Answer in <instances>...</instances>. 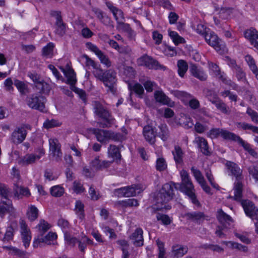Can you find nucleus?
<instances>
[{"mask_svg": "<svg viewBox=\"0 0 258 258\" xmlns=\"http://www.w3.org/2000/svg\"><path fill=\"white\" fill-rule=\"evenodd\" d=\"M181 182L175 183L173 182L167 183L163 185L162 188L155 197L156 205L157 210H169L171 206L167 203L171 200L174 194L173 188L178 189L184 193L195 205H200L195 194V187L190 178L188 173L185 170L180 171Z\"/></svg>", "mask_w": 258, "mask_h": 258, "instance_id": "f257e3e1", "label": "nucleus"}, {"mask_svg": "<svg viewBox=\"0 0 258 258\" xmlns=\"http://www.w3.org/2000/svg\"><path fill=\"white\" fill-rule=\"evenodd\" d=\"M45 98L40 95L31 94L27 98V104L32 109L44 111L45 109Z\"/></svg>", "mask_w": 258, "mask_h": 258, "instance_id": "f03ea898", "label": "nucleus"}, {"mask_svg": "<svg viewBox=\"0 0 258 258\" xmlns=\"http://www.w3.org/2000/svg\"><path fill=\"white\" fill-rule=\"evenodd\" d=\"M94 114L102 118L107 119L110 123L113 120V117L111 112L99 101H94L92 103Z\"/></svg>", "mask_w": 258, "mask_h": 258, "instance_id": "7ed1b4c3", "label": "nucleus"}, {"mask_svg": "<svg viewBox=\"0 0 258 258\" xmlns=\"http://www.w3.org/2000/svg\"><path fill=\"white\" fill-rule=\"evenodd\" d=\"M57 237L56 234L52 232H49L45 236L44 235H38L37 237L34 239L33 246L38 247L43 243L47 245L57 244L56 241Z\"/></svg>", "mask_w": 258, "mask_h": 258, "instance_id": "20e7f679", "label": "nucleus"}, {"mask_svg": "<svg viewBox=\"0 0 258 258\" xmlns=\"http://www.w3.org/2000/svg\"><path fill=\"white\" fill-rule=\"evenodd\" d=\"M137 62L138 66H145L149 69L158 70L162 68V66L157 60L147 54H144L138 58Z\"/></svg>", "mask_w": 258, "mask_h": 258, "instance_id": "39448f33", "label": "nucleus"}, {"mask_svg": "<svg viewBox=\"0 0 258 258\" xmlns=\"http://www.w3.org/2000/svg\"><path fill=\"white\" fill-rule=\"evenodd\" d=\"M103 79L101 81L103 82L106 87H108V90L114 94L116 91L115 84L117 80L115 71L112 70L105 71Z\"/></svg>", "mask_w": 258, "mask_h": 258, "instance_id": "423d86ee", "label": "nucleus"}, {"mask_svg": "<svg viewBox=\"0 0 258 258\" xmlns=\"http://www.w3.org/2000/svg\"><path fill=\"white\" fill-rule=\"evenodd\" d=\"M38 154H27L19 159L18 163L22 166H27L29 164L35 163L39 160L45 154L43 149L40 148L38 150Z\"/></svg>", "mask_w": 258, "mask_h": 258, "instance_id": "0eeeda50", "label": "nucleus"}, {"mask_svg": "<svg viewBox=\"0 0 258 258\" xmlns=\"http://www.w3.org/2000/svg\"><path fill=\"white\" fill-rule=\"evenodd\" d=\"M51 15L55 17L56 22L54 25L55 34L60 37L63 36L66 32V24L63 22L60 12L58 11H52Z\"/></svg>", "mask_w": 258, "mask_h": 258, "instance_id": "6e6552de", "label": "nucleus"}, {"mask_svg": "<svg viewBox=\"0 0 258 258\" xmlns=\"http://www.w3.org/2000/svg\"><path fill=\"white\" fill-rule=\"evenodd\" d=\"M204 38L208 44L213 47L217 52H220L221 50L223 49L224 45L221 43V40L214 32H206Z\"/></svg>", "mask_w": 258, "mask_h": 258, "instance_id": "1a4fd4ad", "label": "nucleus"}, {"mask_svg": "<svg viewBox=\"0 0 258 258\" xmlns=\"http://www.w3.org/2000/svg\"><path fill=\"white\" fill-rule=\"evenodd\" d=\"M141 191L140 185H134L116 189L115 192L118 197H130L136 196L140 193Z\"/></svg>", "mask_w": 258, "mask_h": 258, "instance_id": "9d476101", "label": "nucleus"}, {"mask_svg": "<svg viewBox=\"0 0 258 258\" xmlns=\"http://www.w3.org/2000/svg\"><path fill=\"white\" fill-rule=\"evenodd\" d=\"M49 151L53 159L58 162L61 160L62 153L61 151V145L58 140L55 138L49 140Z\"/></svg>", "mask_w": 258, "mask_h": 258, "instance_id": "9b49d317", "label": "nucleus"}, {"mask_svg": "<svg viewBox=\"0 0 258 258\" xmlns=\"http://www.w3.org/2000/svg\"><path fill=\"white\" fill-rule=\"evenodd\" d=\"M234 136V133L220 128L211 129L208 133V136L212 139L221 136L225 140H232Z\"/></svg>", "mask_w": 258, "mask_h": 258, "instance_id": "f8f14e48", "label": "nucleus"}, {"mask_svg": "<svg viewBox=\"0 0 258 258\" xmlns=\"http://www.w3.org/2000/svg\"><path fill=\"white\" fill-rule=\"evenodd\" d=\"M241 205L246 215L252 220L258 216V209H256L253 203L249 200H244L241 202Z\"/></svg>", "mask_w": 258, "mask_h": 258, "instance_id": "ddd939ff", "label": "nucleus"}, {"mask_svg": "<svg viewBox=\"0 0 258 258\" xmlns=\"http://www.w3.org/2000/svg\"><path fill=\"white\" fill-rule=\"evenodd\" d=\"M27 131L26 129L21 126L17 128L12 133L11 136L12 141L16 144L21 143L26 138Z\"/></svg>", "mask_w": 258, "mask_h": 258, "instance_id": "4468645a", "label": "nucleus"}, {"mask_svg": "<svg viewBox=\"0 0 258 258\" xmlns=\"http://www.w3.org/2000/svg\"><path fill=\"white\" fill-rule=\"evenodd\" d=\"M198 147L200 148L201 152L206 156H210L212 154L210 148L209 147L207 140L202 137H197L195 141Z\"/></svg>", "mask_w": 258, "mask_h": 258, "instance_id": "2eb2a0df", "label": "nucleus"}, {"mask_svg": "<svg viewBox=\"0 0 258 258\" xmlns=\"http://www.w3.org/2000/svg\"><path fill=\"white\" fill-rule=\"evenodd\" d=\"M244 37L248 39L250 44L258 50V31L251 28L244 32Z\"/></svg>", "mask_w": 258, "mask_h": 258, "instance_id": "dca6fc26", "label": "nucleus"}, {"mask_svg": "<svg viewBox=\"0 0 258 258\" xmlns=\"http://www.w3.org/2000/svg\"><path fill=\"white\" fill-rule=\"evenodd\" d=\"M189 71L192 76L201 81H204L207 79V75L200 67H198L196 64H192L190 67Z\"/></svg>", "mask_w": 258, "mask_h": 258, "instance_id": "f3484780", "label": "nucleus"}, {"mask_svg": "<svg viewBox=\"0 0 258 258\" xmlns=\"http://www.w3.org/2000/svg\"><path fill=\"white\" fill-rule=\"evenodd\" d=\"M143 230L138 228H137L135 232L130 236V239L136 246H142L144 244Z\"/></svg>", "mask_w": 258, "mask_h": 258, "instance_id": "a211bd4d", "label": "nucleus"}, {"mask_svg": "<svg viewBox=\"0 0 258 258\" xmlns=\"http://www.w3.org/2000/svg\"><path fill=\"white\" fill-rule=\"evenodd\" d=\"M154 97L157 102L164 105H167L170 107L174 105V102L172 101L162 91H156L154 92Z\"/></svg>", "mask_w": 258, "mask_h": 258, "instance_id": "6ab92c4d", "label": "nucleus"}, {"mask_svg": "<svg viewBox=\"0 0 258 258\" xmlns=\"http://www.w3.org/2000/svg\"><path fill=\"white\" fill-rule=\"evenodd\" d=\"M226 166L229 174L235 176L237 180L241 179L242 170L236 164L232 162L227 161Z\"/></svg>", "mask_w": 258, "mask_h": 258, "instance_id": "aec40b11", "label": "nucleus"}, {"mask_svg": "<svg viewBox=\"0 0 258 258\" xmlns=\"http://www.w3.org/2000/svg\"><path fill=\"white\" fill-rule=\"evenodd\" d=\"M217 218L222 226L225 228H227L231 223L232 222V218L229 215L224 213L221 209L218 210Z\"/></svg>", "mask_w": 258, "mask_h": 258, "instance_id": "412c9836", "label": "nucleus"}, {"mask_svg": "<svg viewBox=\"0 0 258 258\" xmlns=\"http://www.w3.org/2000/svg\"><path fill=\"white\" fill-rule=\"evenodd\" d=\"M90 164L91 167L96 170H102L109 167L111 162L109 161L101 160L99 159V156H97L91 161Z\"/></svg>", "mask_w": 258, "mask_h": 258, "instance_id": "4be33fe9", "label": "nucleus"}, {"mask_svg": "<svg viewBox=\"0 0 258 258\" xmlns=\"http://www.w3.org/2000/svg\"><path fill=\"white\" fill-rule=\"evenodd\" d=\"M143 135L145 140L151 144L155 142L156 133L154 128L150 125L145 126L143 128Z\"/></svg>", "mask_w": 258, "mask_h": 258, "instance_id": "5701e85b", "label": "nucleus"}, {"mask_svg": "<svg viewBox=\"0 0 258 258\" xmlns=\"http://www.w3.org/2000/svg\"><path fill=\"white\" fill-rule=\"evenodd\" d=\"M14 197L18 199H22L23 197H28L31 195L28 187L20 186L18 184H15L14 188Z\"/></svg>", "mask_w": 258, "mask_h": 258, "instance_id": "b1692460", "label": "nucleus"}, {"mask_svg": "<svg viewBox=\"0 0 258 258\" xmlns=\"http://www.w3.org/2000/svg\"><path fill=\"white\" fill-rule=\"evenodd\" d=\"M106 5L107 8L112 13L117 23L123 21L124 18L123 12L121 10L113 6L110 2H106Z\"/></svg>", "mask_w": 258, "mask_h": 258, "instance_id": "393cba45", "label": "nucleus"}, {"mask_svg": "<svg viewBox=\"0 0 258 258\" xmlns=\"http://www.w3.org/2000/svg\"><path fill=\"white\" fill-rule=\"evenodd\" d=\"M15 211L10 200L0 202V216L3 217L7 213L14 212Z\"/></svg>", "mask_w": 258, "mask_h": 258, "instance_id": "a878e982", "label": "nucleus"}, {"mask_svg": "<svg viewBox=\"0 0 258 258\" xmlns=\"http://www.w3.org/2000/svg\"><path fill=\"white\" fill-rule=\"evenodd\" d=\"M91 132L95 136L98 142L103 143L108 141L109 131L93 128L91 129Z\"/></svg>", "mask_w": 258, "mask_h": 258, "instance_id": "bb28decb", "label": "nucleus"}, {"mask_svg": "<svg viewBox=\"0 0 258 258\" xmlns=\"http://www.w3.org/2000/svg\"><path fill=\"white\" fill-rule=\"evenodd\" d=\"M59 69L67 78V82L68 83L71 85V88H72V86H74L77 81L76 74L74 70L73 69H69L66 71L61 67H59Z\"/></svg>", "mask_w": 258, "mask_h": 258, "instance_id": "cd10ccee", "label": "nucleus"}, {"mask_svg": "<svg viewBox=\"0 0 258 258\" xmlns=\"http://www.w3.org/2000/svg\"><path fill=\"white\" fill-rule=\"evenodd\" d=\"M188 251L187 246L180 245L172 246V253L174 257L179 258L183 256Z\"/></svg>", "mask_w": 258, "mask_h": 258, "instance_id": "c85d7f7f", "label": "nucleus"}, {"mask_svg": "<svg viewBox=\"0 0 258 258\" xmlns=\"http://www.w3.org/2000/svg\"><path fill=\"white\" fill-rule=\"evenodd\" d=\"M185 217L187 219L196 222H200L205 218L204 214L201 212L187 213L185 214Z\"/></svg>", "mask_w": 258, "mask_h": 258, "instance_id": "c756f323", "label": "nucleus"}, {"mask_svg": "<svg viewBox=\"0 0 258 258\" xmlns=\"http://www.w3.org/2000/svg\"><path fill=\"white\" fill-rule=\"evenodd\" d=\"M242 184L239 181L235 183L233 188L234 199L236 201H240L241 200L242 195Z\"/></svg>", "mask_w": 258, "mask_h": 258, "instance_id": "7c9ffc66", "label": "nucleus"}, {"mask_svg": "<svg viewBox=\"0 0 258 258\" xmlns=\"http://www.w3.org/2000/svg\"><path fill=\"white\" fill-rule=\"evenodd\" d=\"M50 228V226L49 224L43 219H41L39 221V223L36 227V228L38 229V235H44Z\"/></svg>", "mask_w": 258, "mask_h": 258, "instance_id": "2f4dec72", "label": "nucleus"}, {"mask_svg": "<svg viewBox=\"0 0 258 258\" xmlns=\"http://www.w3.org/2000/svg\"><path fill=\"white\" fill-rule=\"evenodd\" d=\"M108 157L112 158L113 159H119L121 157L118 148L113 145H110L108 147Z\"/></svg>", "mask_w": 258, "mask_h": 258, "instance_id": "473e14b6", "label": "nucleus"}, {"mask_svg": "<svg viewBox=\"0 0 258 258\" xmlns=\"http://www.w3.org/2000/svg\"><path fill=\"white\" fill-rule=\"evenodd\" d=\"M35 87L41 94H48L50 90L49 85L42 79L35 84Z\"/></svg>", "mask_w": 258, "mask_h": 258, "instance_id": "72a5a7b5", "label": "nucleus"}, {"mask_svg": "<svg viewBox=\"0 0 258 258\" xmlns=\"http://www.w3.org/2000/svg\"><path fill=\"white\" fill-rule=\"evenodd\" d=\"M210 70L213 72L214 75L217 77L221 81L222 80V77L225 78V74L224 72H222L219 66L213 62L209 63Z\"/></svg>", "mask_w": 258, "mask_h": 258, "instance_id": "f704fd0d", "label": "nucleus"}, {"mask_svg": "<svg viewBox=\"0 0 258 258\" xmlns=\"http://www.w3.org/2000/svg\"><path fill=\"white\" fill-rule=\"evenodd\" d=\"M11 196V189L8 186L5 184L0 183V196L2 199H5L6 201L10 200L9 199Z\"/></svg>", "mask_w": 258, "mask_h": 258, "instance_id": "c9c22d12", "label": "nucleus"}, {"mask_svg": "<svg viewBox=\"0 0 258 258\" xmlns=\"http://www.w3.org/2000/svg\"><path fill=\"white\" fill-rule=\"evenodd\" d=\"M128 88L131 90L135 92L140 98H142L144 89L141 84L136 83L133 84H128Z\"/></svg>", "mask_w": 258, "mask_h": 258, "instance_id": "e433bc0d", "label": "nucleus"}, {"mask_svg": "<svg viewBox=\"0 0 258 258\" xmlns=\"http://www.w3.org/2000/svg\"><path fill=\"white\" fill-rule=\"evenodd\" d=\"M178 73L181 77H183L188 69L187 62L182 59L177 61Z\"/></svg>", "mask_w": 258, "mask_h": 258, "instance_id": "4c0bfd02", "label": "nucleus"}, {"mask_svg": "<svg viewBox=\"0 0 258 258\" xmlns=\"http://www.w3.org/2000/svg\"><path fill=\"white\" fill-rule=\"evenodd\" d=\"M27 215L28 219L30 221H33L38 217V210L35 206L31 205L28 209Z\"/></svg>", "mask_w": 258, "mask_h": 258, "instance_id": "58836bf2", "label": "nucleus"}, {"mask_svg": "<svg viewBox=\"0 0 258 258\" xmlns=\"http://www.w3.org/2000/svg\"><path fill=\"white\" fill-rule=\"evenodd\" d=\"M172 154L176 163H181L182 162L183 153L179 146H175L174 147V150L172 151Z\"/></svg>", "mask_w": 258, "mask_h": 258, "instance_id": "ea45409f", "label": "nucleus"}, {"mask_svg": "<svg viewBox=\"0 0 258 258\" xmlns=\"http://www.w3.org/2000/svg\"><path fill=\"white\" fill-rule=\"evenodd\" d=\"M237 126L238 128H241L243 130H250L253 133L258 134V127L252 125L251 124L246 122H238Z\"/></svg>", "mask_w": 258, "mask_h": 258, "instance_id": "a19ab883", "label": "nucleus"}, {"mask_svg": "<svg viewBox=\"0 0 258 258\" xmlns=\"http://www.w3.org/2000/svg\"><path fill=\"white\" fill-rule=\"evenodd\" d=\"M245 60L258 80V69L255 64L254 60L250 55H247L245 56Z\"/></svg>", "mask_w": 258, "mask_h": 258, "instance_id": "79ce46f5", "label": "nucleus"}, {"mask_svg": "<svg viewBox=\"0 0 258 258\" xmlns=\"http://www.w3.org/2000/svg\"><path fill=\"white\" fill-rule=\"evenodd\" d=\"M54 44L53 43L50 42L47 44L42 49L43 56L47 58H51L52 57L53 52V50L54 48Z\"/></svg>", "mask_w": 258, "mask_h": 258, "instance_id": "37998d69", "label": "nucleus"}, {"mask_svg": "<svg viewBox=\"0 0 258 258\" xmlns=\"http://www.w3.org/2000/svg\"><path fill=\"white\" fill-rule=\"evenodd\" d=\"M169 35L174 43L176 45L185 42L184 39L180 36L175 31H169Z\"/></svg>", "mask_w": 258, "mask_h": 258, "instance_id": "c03bdc74", "label": "nucleus"}, {"mask_svg": "<svg viewBox=\"0 0 258 258\" xmlns=\"http://www.w3.org/2000/svg\"><path fill=\"white\" fill-rule=\"evenodd\" d=\"M124 139V136L119 133H116L111 131L108 132V141L112 140L115 142H121Z\"/></svg>", "mask_w": 258, "mask_h": 258, "instance_id": "a18cd8bd", "label": "nucleus"}, {"mask_svg": "<svg viewBox=\"0 0 258 258\" xmlns=\"http://www.w3.org/2000/svg\"><path fill=\"white\" fill-rule=\"evenodd\" d=\"M84 204L81 201H78L76 202L75 211L79 218L81 220L84 218Z\"/></svg>", "mask_w": 258, "mask_h": 258, "instance_id": "49530a36", "label": "nucleus"}, {"mask_svg": "<svg viewBox=\"0 0 258 258\" xmlns=\"http://www.w3.org/2000/svg\"><path fill=\"white\" fill-rule=\"evenodd\" d=\"M232 141L237 142L239 144H240L244 149L245 150L248 152L252 148L249 144L247 142H245L243 141L239 136L234 134V136L232 140Z\"/></svg>", "mask_w": 258, "mask_h": 258, "instance_id": "de8ad7c7", "label": "nucleus"}, {"mask_svg": "<svg viewBox=\"0 0 258 258\" xmlns=\"http://www.w3.org/2000/svg\"><path fill=\"white\" fill-rule=\"evenodd\" d=\"M63 193L64 189L60 185H55L50 188V194L53 197H61Z\"/></svg>", "mask_w": 258, "mask_h": 258, "instance_id": "09e8293b", "label": "nucleus"}, {"mask_svg": "<svg viewBox=\"0 0 258 258\" xmlns=\"http://www.w3.org/2000/svg\"><path fill=\"white\" fill-rule=\"evenodd\" d=\"M160 130V132L159 133L160 137L163 141H167L169 137V132L167 126L164 124L161 125Z\"/></svg>", "mask_w": 258, "mask_h": 258, "instance_id": "8fccbe9b", "label": "nucleus"}, {"mask_svg": "<svg viewBox=\"0 0 258 258\" xmlns=\"http://www.w3.org/2000/svg\"><path fill=\"white\" fill-rule=\"evenodd\" d=\"M206 96L212 104L216 103L220 98L217 94L213 90H207L205 92Z\"/></svg>", "mask_w": 258, "mask_h": 258, "instance_id": "3c124183", "label": "nucleus"}, {"mask_svg": "<svg viewBox=\"0 0 258 258\" xmlns=\"http://www.w3.org/2000/svg\"><path fill=\"white\" fill-rule=\"evenodd\" d=\"M217 108L220 110L224 113L228 114L229 113V110L226 104L223 102L220 99L217 100L216 103H214Z\"/></svg>", "mask_w": 258, "mask_h": 258, "instance_id": "603ef678", "label": "nucleus"}, {"mask_svg": "<svg viewBox=\"0 0 258 258\" xmlns=\"http://www.w3.org/2000/svg\"><path fill=\"white\" fill-rule=\"evenodd\" d=\"M166 162L163 158H158L156 160V169L159 171H164L167 168Z\"/></svg>", "mask_w": 258, "mask_h": 258, "instance_id": "864d4df0", "label": "nucleus"}, {"mask_svg": "<svg viewBox=\"0 0 258 258\" xmlns=\"http://www.w3.org/2000/svg\"><path fill=\"white\" fill-rule=\"evenodd\" d=\"M156 242L159 251L158 258H166L165 256L166 251L164 248V243L159 239H157Z\"/></svg>", "mask_w": 258, "mask_h": 258, "instance_id": "5fc2aeb1", "label": "nucleus"}, {"mask_svg": "<svg viewBox=\"0 0 258 258\" xmlns=\"http://www.w3.org/2000/svg\"><path fill=\"white\" fill-rule=\"evenodd\" d=\"M14 85L22 94L26 93L27 86L25 83L18 80H15Z\"/></svg>", "mask_w": 258, "mask_h": 258, "instance_id": "6e6d98bb", "label": "nucleus"}, {"mask_svg": "<svg viewBox=\"0 0 258 258\" xmlns=\"http://www.w3.org/2000/svg\"><path fill=\"white\" fill-rule=\"evenodd\" d=\"M91 240L86 236L83 237L80 240H78L77 243L79 244V248L81 252H84L85 249Z\"/></svg>", "mask_w": 258, "mask_h": 258, "instance_id": "4d7b16f0", "label": "nucleus"}, {"mask_svg": "<svg viewBox=\"0 0 258 258\" xmlns=\"http://www.w3.org/2000/svg\"><path fill=\"white\" fill-rule=\"evenodd\" d=\"M123 74L129 79H134L136 72L134 69L132 67L126 66L123 69Z\"/></svg>", "mask_w": 258, "mask_h": 258, "instance_id": "13d9d810", "label": "nucleus"}, {"mask_svg": "<svg viewBox=\"0 0 258 258\" xmlns=\"http://www.w3.org/2000/svg\"><path fill=\"white\" fill-rule=\"evenodd\" d=\"M93 69V74L95 77L101 81L102 80H103V78L104 76V72H103V70L100 68V65L97 64L96 67H95Z\"/></svg>", "mask_w": 258, "mask_h": 258, "instance_id": "bf43d9fd", "label": "nucleus"}, {"mask_svg": "<svg viewBox=\"0 0 258 258\" xmlns=\"http://www.w3.org/2000/svg\"><path fill=\"white\" fill-rule=\"evenodd\" d=\"M191 171L193 175L199 183L205 180L204 176H203L201 172L199 169L195 168V167H192L191 168Z\"/></svg>", "mask_w": 258, "mask_h": 258, "instance_id": "052dcab7", "label": "nucleus"}, {"mask_svg": "<svg viewBox=\"0 0 258 258\" xmlns=\"http://www.w3.org/2000/svg\"><path fill=\"white\" fill-rule=\"evenodd\" d=\"M81 59L82 60L84 61L85 66L88 67L89 69L90 67H92L93 69H94L95 67H96V66L98 64L86 54L82 55Z\"/></svg>", "mask_w": 258, "mask_h": 258, "instance_id": "680f3d73", "label": "nucleus"}, {"mask_svg": "<svg viewBox=\"0 0 258 258\" xmlns=\"http://www.w3.org/2000/svg\"><path fill=\"white\" fill-rule=\"evenodd\" d=\"M100 59V62L104 64L106 67L109 68L111 66V61L109 59L108 57L103 52L97 56Z\"/></svg>", "mask_w": 258, "mask_h": 258, "instance_id": "e2e57ef3", "label": "nucleus"}, {"mask_svg": "<svg viewBox=\"0 0 258 258\" xmlns=\"http://www.w3.org/2000/svg\"><path fill=\"white\" fill-rule=\"evenodd\" d=\"M121 205L124 207H137L139 205L138 202L135 199H129L121 202Z\"/></svg>", "mask_w": 258, "mask_h": 258, "instance_id": "0e129e2a", "label": "nucleus"}, {"mask_svg": "<svg viewBox=\"0 0 258 258\" xmlns=\"http://www.w3.org/2000/svg\"><path fill=\"white\" fill-rule=\"evenodd\" d=\"M157 219L161 221L164 225H169L171 223V220L168 215L158 213L156 215Z\"/></svg>", "mask_w": 258, "mask_h": 258, "instance_id": "69168bd1", "label": "nucleus"}, {"mask_svg": "<svg viewBox=\"0 0 258 258\" xmlns=\"http://www.w3.org/2000/svg\"><path fill=\"white\" fill-rule=\"evenodd\" d=\"M131 28L129 24L121 21L117 23L116 29L118 31L126 33Z\"/></svg>", "mask_w": 258, "mask_h": 258, "instance_id": "338daca9", "label": "nucleus"}, {"mask_svg": "<svg viewBox=\"0 0 258 258\" xmlns=\"http://www.w3.org/2000/svg\"><path fill=\"white\" fill-rule=\"evenodd\" d=\"M246 113L250 116L251 120L254 123H258V113L250 107H248Z\"/></svg>", "mask_w": 258, "mask_h": 258, "instance_id": "774afa93", "label": "nucleus"}]
</instances>
